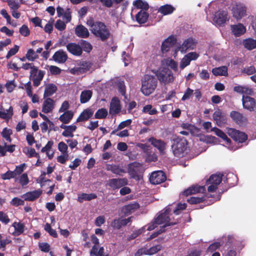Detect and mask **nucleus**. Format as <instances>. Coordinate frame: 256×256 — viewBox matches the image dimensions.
Returning <instances> with one entry per match:
<instances>
[{
	"label": "nucleus",
	"mask_w": 256,
	"mask_h": 256,
	"mask_svg": "<svg viewBox=\"0 0 256 256\" xmlns=\"http://www.w3.org/2000/svg\"><path fill=\"white\" fill-rule=\"evenodd\" d=\"M178 223V220L172 216L170 208L166 207L160 212L153 220L144 227H147V230L150 231L157 228L159 225L164 224L162 227H164V229H166V227L176 224Z\"/></svg>",
	"instance_id": "f257e3e1"
},
{
	"label": "nucleus",
	"mask_w": 256,
	"mask_h": 256,
	"mask_svg": "<svg viewBox=\"0 0 256 256\" xmlns=\"http://www.w3.org/2000/svg\"><path fill=\"white\" fill-rule=\"evenodd\" d=\"M87 24L91 28L92 33L102 42L106 41L110 38V30L104 22L90 20L88 21Z\"/></svg>",
	"instance_id": "f03ea898"
},
{
	"label": "nucleus",
	"mask_w": 256,
	"mask_h": 256,
	"mask_svg": "<svg viewBox=\"0 0 256 256\" xmlns=\"http://www.w3.org/2000/svg\"><path fill=\"white\" fill-rule=\"evenodd\" d=\"M171 148L174 155L178 158H182L187 153L188 142L181 136H175L172 140Z\"/></svg>",
	"instance_id": "7ed1b4c3"
},
{
	"label": "nucleus",
	"mask_w": 256,
	"mask_h": 256,
	"mask_svg": "<svg viewBox=\"0 0 256 256\" xmlns=\"http://www.w3.org/2000/svg\"><path fill=\"white\" fill-rule=\"evenodd\" d=\"M142 92L145 96L152 94L156 88L158 80L155 76L146 74L142 79Z\"/></svg>",
	"instance_id": "20e7f679"
},
{
	"label": "nucleus",
	"mask_w": 256,
	"mask_h": 256,
	"mask_svg": "<svg viewBox=\"0 0 256 256\" xmlns=\"http://www.w3.org/2000/svg\"><path fill=\"white\" fill-rule=\"evenodd\" d=\"M158 79L161 84L164 85L172 82L174 77L172 72L167 68H163L156 73Z\"/></svg>",
	"instance_id": "39448f33"
},
{
	"label": "nucleus",
	"mask_w": 256,
	"mask_h": 256,
	"mask_svg": "<svg viewBox=\"0 0 256 256\" xmlns=\"http://www.w3.org/2000/svg\"><path fill=\"white\" fill-rule=\"evenodd\" d=\"M30 78L32 80L33 85L35 87L39 86L41 83V81L44 78L45 72L42 70H38L36 66H32L30 68Z\"/></svg>",
	"instance_id": "423d86ee"
},
{
	"label": "nucleus",
	"mask_w": 256,
	"mask_h": 256,
	"mask_svg": "<svg viewBox=\"0 0 256 256\" xmlns=\"http://www.w3.org/2000/svg\"><path fill=\"white\" fill-rule=\"evenodd\" d=\"M226 133L234 141L240 143L244 142L248 139V136L246 133L233 128H228Z\"/></svg>",
	"instance_id": "0eeeda50"
},
{
	"label": "nucleus",
	"mask_w": 256,
	"mask_h": 256,
	"mask_svg": "<svg viewBox=\"0 0 256 256\" xmlns=\"http://www.w3.org/2000/svg\"><path fill=\"white\" fill-rule=\"evenodd\" d=\"M232 14L236 20H240L246 16V8L242 3H236L232 9Z\"/></svg>",
	"instance_id": "6e6552de"
},
{
	"label": "nucleus",
	"mask_w": 256,
	"mask_h": 256,
	"mask_svg": "<svg viewBox=\"0 0 256 256\" xmlns=\"http://www.w3.org/2000/svg\"><path fill=\"white\" fill-rule=\"evenodd\" d=\"M228 20V12L224 10L216 12L213 19L214 22L220 26L224 25Z\"/></svg>",
	"instance_id": "1a4fd4ad"
},
{
	"label": "nucleus",
	"mask_w": 256,
	"mask_h": 256,
	"mask_svg": "<svg viewBox=\"0 0 256 256\" xmlns=\"http://www.w3.org/2000/svg\"><path fill=\"white\" fill-rule=\"evenodd\" d=\"M166 180L165 173L162 170L155 171L152 173L150 181L153 184H158L164 182Z\"/></svg>",
	"instance_id": "9d476101"
},
{
	"label": "nucleus",
	"mask_w": 256,
	"mask_h": 256,
	"mask_svg": "<svg viewBox=\"0 0 256 256\" xmlns=\"http://www.w3.org/2000/svg\"><path fill=\"white\" fill-rule=\"evenodd\" d=\"M151 144L156 148L160 154H164L166 148V143L160 139H157L154 137H150L148 140Z\"/></svg>",
	"instance_id": "9b49d317"
},
{
	"label": "nucleus",
	"mask_w": 256,
	"mask_h": 256,
	"mask_svg": "<svg viewBox=\"0 0 256 256\" xmlns=\"http://www.w3.org/2000/svg\"><path fill=\"white\" fill-rule=\"evenodd\" d=\"M197 44V41L192 38H188L185 40L178 47V50L182 52H186L188 50H194Z\"/></svg>",
	"instance_id": "f8f14e48"
},
{
	"label": "nucleus",
	"mask_w": 256,
	"mask_h": 256,
	"mask_svg": "<svg viewBox=\"0 0 256 256\" xmlns=\"http://www.w3.org/2000/svg\"><path fill=\"white\" fill-rule=\"evenodd\" d=\"M126 178H112L108 180V185L112 190H117L128 184Z\"/></svg>",
	"instance_id": "ddd939ff"
},
{
	"label": "nucleus",
	"mask_w": 256,
	"mask_h": 256,
	"mask_svg": "<svg viewBox=\"0 0 256 256\" xmlns=\"http://www.w3.org/2000/svg\"><path fill=\"white\" fill-rule=\"evenodd\" d=\"M213 119L218 126H222L226 123L227 118L226 114L220 109L216 110L213 114Z\"/></svg>",
	"instance_id": "4468645a"
},
{
	"label": "nucleus",
	"mask_w": 256,
	"mask_h": 256,
	"mask_svg": "<svg viewBox=\"0 0 256 256\" xmlns=\"http://www.w3.org/2000/svg\"><path fill=\"white\" fill-rule=\"evenodd\" d=\"M242 102L244 108L250 112H252L256 108V100L253 98L243 96Z\"/></svg>",
	"instance_id": "2eb2a0df"
},
{
	"label": "nucleus",
	"mask_w": 256,
	"mask_h": 256,
	"mask_svg": "<svg viewBox=\"0 0 256 256\" xmlns=\"http://www.w3.org/2000/svg\"><path fill=\"white\" fill-rule=\"evenodd\" d=\"M67 50L74 56H80L82 53V49L79 44L70 42L66 45Z\"/></svg>",
	"instance_id": "dca6fc26"
},
{
	"label": "nucleus",
	"mask_w": 256,
	"mask_h": 256,
	"mask_svg": "<svg viewBox=\"0 0 256 256\" xmlns=\"http://www.w3.org/2000/svg\"><path fill=\"white\" fill-rule=\"evenodd\" d=\"M141 168L139 163L133 162L128 165V172L132 178H138V172Z\"/></svg>",
	"instance_id": "f3484780"
},
{
	"label": "nucleus",
	"mask_w": 256,
	"mask_h": 256,
	"mask_svg": "<svg viewBox=\"0 0 256 256\" xmlns=\"http://www.w3.org/2000/svg\"><path fill=\"white\" fill-rule=\"evenodd\" d=\"M230 116L236 124L240 126L245 124L248 121L247 118L242 113L237 111H232Z\"/></svg>",
	"instance_id": "a211bd4d"
},
{
	"label": "nucleus",
	"mask_w": 256,
	"mask_h": 256,
	"mask_svg": "<svg viewBox=\"0 0 256 256\" xmlns=\"http://www.w3.org/2000/svg\"><path fill=\"white\" fill-rule=\"evenodd\" d=\"M206 190L204 186H198L193 185L184 190L181 194L188 196L190 195L196 194L199 192H203Z\"/></svg>",
	"instance_id": "6ab92c4d"
},
{
	"label": "nucleus",
	"mask_w": 256,
	"mask_h": 256,
	"mask_svg": "<svg viewBox=\"0 0 256 256\" xmlns=\"http://www.w3.org/2000/svg\"><path fill=\"white\" fill-rule=\"evenodd\" d=\"M176 38L174 36H170L162 42L161 50L163 53L168 52L170 48L176 42Z\"/></svg>",
	"instance_id": "aec40b11"
},
{
	"label": "nucleus",
	"mask_w": 256,
	"mask_h": 256,
	"mask_svg": "<svg viewBox=\"0 0 256 256\" xmlns=\"http://www.w3.org/2000/svg\"><path fill=\"white\" fill-rule=\"evenodd\" d=\"M75 34L78 38H86L90 36L88 29L82 24L76 26L74 28Z\"/></svg>",
	"instance_id": "412c9836"
},
{
	"label": "nucleus",
	"mask_w": 256,
	"mask_h": 256,
	"mask_svg": "<svg viewBox=\"0 0 256 256\" xmlns=\"http://www.w3.org/2000/svg\"><path fill=\"white\" fill-rule=\"evenodd\" d=\"M42 194V190L38 189L32 192H27L24 194L22 197L24 198V200L32 202L38 198Z\"/></svg>",
	"instance_id": "4be33fe9"
},
{
	"label": "nucleus",
	"mask_w": 256,
	"mask_h": 256,
	"mask_svg": "<svg viewBox=\"0 0 256 256\" xmlns=\"http://www.w3.org/2000/svg\"><path fill=\"white\" fill-rule=\"evenodd\" d=\"M68 58V57L66 53L62 50L56 51L52 56L53 60L59 64L64 63Z\"/></svg>",
	"instance_id": "5701e85b"
},
{
	"label": "nucleus",
	"mask_w": 256,
	"mask_h": 256,
	"mask_svg": "<svg viewBox=\"0 0 256 256\" xmlns=\"http://www.w3.org/2000/svg\"><path fill=\"white\" fill-rule=\"evenodd\" d=\"M140 205L138 202H134L124 206L122 208V212L125 216H128L138 208Z\"/></svg>",
	"instance_id": "b1692460"
},
{
	"label": "nucleus",
	"mask_w": 256,
	"mask_h": 256,
	"mask_svg": "<svg viewBox=\"0 0 256 256\" xmlns=\"http://www.w3.org/2000/svg\"><path fill=\"white\" fill-rule=\"evenodd\" d=\"M120 110L119 100L117 98H112L110 104V113L112 114H116L119 113Z\"/></svg>",
	"instance_id": "393cba45"
},
{
	"label": "nucleus",
	"mask_w": 256,
	"mask_h": 256,
	"mask_svg": "<svg viewBox=\"0 0 256 256\" xmlns=\"http://www.w3.org/2000/svg\"><path fill=\"white\" fill-rule=\"evenodd\" d=\"M106 170L112 172L114 174L120 176H122L123 174L126 172V170L120 164H108L106 166Z\"/></svg>",
	"instance_id": "a878e982"
},
{
	"label": "nucleus",
	"mask_w": 256,
	"mask_h": 256,
	"mask_svg": "<svg viewBox=\"0 0 256 256\" xmlns=\"http://www.w3.org/2000/svg\"><path fill=\"white\" fill-rule=\"evenodd\" d=\"M94 112L90 108L84 110L80 114L76 120V122H86L93 115Z\"/></svg>",
	"instance_id": "bb28decb"
},
{
	"label": "nucleus",
	"mask_w": 256,
	"mask_h": 256,
	"mask_svg": "<svg viewBox=\"0 0 256 256\" xmlns=\"http://www.w3.org/2000/svg\"><path fill=\"white\" fill-rule=\"evenodd\" d=\"M54 100L51 98H48L44 102L42 107V112L48 114L54 108Z\"/></svg>",
	"instance_id": "cd10ccee"
},
{
	"label": "nucleus",
	"mask_w": 256,
	"mask_h": 256,
	"mask_svg": "<svg viewBox=\"0 0 256 256\" xmlns=\"http://www.w3.org/2000/svg\"><path fill=\"white\" fill-rule=\"evenodd\" d=\"M149 17L148 12L144 10H140L136 15V21L140 24L146 23Z\"/></svg>",
	"instance_id": "c85d7f7f"
},
{
	"label": "nucleus",
	"mask_w": 256,
	"mask_h": 256,
	"mask_svg": "<svg viewBox=\"0 0 256 256\" xmlns=\"http://www.w3.org/2000/svg\"><path fill=\"white\" fill-rule=\"evenodd\" d=\"M223 174H212L210 178L206 180V184H214L216 186L219 185L222 179Z\"/></svg>",
	"instance_id": "c756f323"
},
{
	"label": "nucleus",
	"mask_w": 256,
	"mask_h": 256,
	"mask_svg": "<svg viewBox=\"0 0 256 256\" xmlns=\"http://www.w3.org/2000/svg\"><path fill=\"white\" fill-rule=\"evenodd\" d=\"M97 198L95 194L82 193L79 194L78 196V201L80 203H82L84 201H90Z\"/></svg>",
	"instance_id": "7c9ffc66"
},
{
	"label": "nucleus",
	"mask_w": 256,
	"mask_h": 256,
	"mask_svg": "<svg viewBox=\"0 0 256 256\" xmlns=\"http://www.w3.org/2000/svg\"><path fill=\"white\" fill-rule=\"evenodd\" d=\"M57 86L53 84H48L45 86L44 98H46L52 96L57 90Z\"/></svg>",
	"instance_id": "2f4dec72"
},
{
	"label": "nucleus",
	"mask_w": 256,
	"mask_h": 256,
	"mask_svg": "<svg viewBox=\"0 0 256 256\" xmlns=\"http://www.w3.org/2000/svg\"><path fill=\"white\" fill-rule=\"evenodd\" d=\"M234 92L240 94L251 95L253 93V90L252 88L248 86H237L234 88Z\"/></svg>",
	"instance_id": "473e14b6"
},
{
	"label": "nucleus",
	"mask_w": 256,
	"mask_h": 256,
	"mask_svg": "<svg viewBox=\"0 0 256 256\" xmlns=\"http://www.w3.org/2000/svg\"><path fill=\"white\" fill-rule=\"evenodd\" d=\"M12 226L14 228V232L12 234L13 236H18L24 232V224L20 222H14Z\"/></svg>",
	"instance_id": "72a5a7b5"
},
{
	"label": "nucleus",
	"mask_w": 256,
	"mask_h": 256,
	"mask_svg": "<svg viewBox=\"0 0 256 256\" xmlns=\"http://www.w3.org/2000/svg\"><path fill=\"white\" fill-rule=\"evenodd\" d=\"M233 34L236 36H239L246 32L245 27L241 24L232 26Z\"/></svg>",
	"instance_id": "f704fd0d"
},
{
	"label": "nucleus",
	"mask_w": 256,
	"mask_h": 256,
	"mask_svg": "<svg viewBox=\"0 0 256 256\" xmlns=\"http://www.w3.org/2000/svg\"><path fill=\"white\" fill-rule=\"evenodd\" d=\"M74 116L73 112L70 110H66L60 116L59 120L64 124L69 123Z\"/></svg>",
	"instance_id": "c9c22d12"
},
{
	"label": "nucleus",
	"mask_w": 256,
	"mask_h": 256,
	"mask_svg": "<svg viewBox=\"0 0 256 256\" xmlns=\"http://www.w3.org/2000/svg\"><path fill=\"white\" fill-rule=\"evenodd\" d=\"M212 131H213L218 136L224 140L226 142V144H230V139L229 138L226 134L220 128L214 127L212 129Z\"/></svg>",
	"instance_id": "e433bc0d"
},
{
	"label": "nucleus",
	"mask_w": 256,
	"mask_h": 256,
	"mask_svg": "<svg viewBox=\"0 0 256 256\" xmlns=\"http://www.w3.org/2000/svg\"><path fill=\"white\" fill-rule=\"evenodd\" d=\"M212 72L216 76H227L228 75V68L226 66L215 68L212 70Z\"/></svg>",
	"instance_id": "4c0bfd02"
},
{
	"label": "nucleus",
	"mask_w": 256,
	"mask_h": 256,
	"mask_svg": "<svg viewBox=\"0 0 256 256\" xmlns=\"http://www.w3.org/2000/svg\"><path fill=\"white\" fill-rule=\"evenodd\" d=\"M244 47L248 50H252L256 48V40L252 38L244 40L242 42Z\"/></svg>",
	"instance_id": "58836bf2"
},
{
	"label": "nucleus",
	"mask_w": 256,
	"mask_h": 256,
	"mask_svg": "<svg viewBox=\"0 0 256 256\" xmlns=\"http://www.w3.org/2000/svg\"><path fill=\"white\" fill-rule=\"evenodd\" d=\"M92 92L90 90L82 92L80 96V102L82 104L87 102L92 96Z\"/></svg>",
	"instance_id": "ea45409f"
},
{
	"label": "nucleus",
	"mask_w": 256,
	"mask_h": 256,
	"mask_svg": "<svg viewBox=\"0 0 256 256\" xmlns=\"http://www.w3.org/2000/svg\"><path fill=\"white\" fill-rule=\"evenodd\" d=\"M212 195H206V196H202V197H195V196H192L190 198L188 199L187 202L190 204H200L201 202H202L204 200H206V198H208L210 197H211Z\"/></svg>",
	"instance_id": "a19ab883"
},
{
	"label": "nucleus",
	"mask_w": 256,
	"mask_h": 256,
	"mask_svg": "<svg viewBox=\"0 0 256 256\" xmlns=\"http://www.w3.org/2000/svg\"><path fill=\"white\" fill-rule=\"evenodd\" d=\"M92 66V62L89 61H83L80 64V67L76 68V70L80 72H84L90 70Z\"/></svg>",
	"instance_id": "79ce46f5"
},
{
	"label": "nucleus",
	"mask_w": 256,
	"mask_h": 256,
	"mask_svg": "<svg viewBox=\"0 0 256 256\" xmlns=\"http://www.w3.org/2000/svg\"><path fill=\"white\" fill-rule=\"evenodd\" d=\"M110 226L114 230H120L122 226H125L124 224L123 218H118L114 219L111 222Z\"/></svg>",
	"instance_id": "37998d69"
},
{
	"label": "nucleus",
	"mask_w": 256,
	"mask_h": 256,
	"mask_svg": "<svg viewBox=\"0 0 256 256\" xmlns=\"http://www.w3.org/2000/svg\"><path fill=\"white\" fill-rule=\"evenodd\" d=\"M175 8L172 6L170 4H166L161 6L159 8V12L164 15H167L173 12Z\"/></svg>",
	"instance_id": "c03bdc74"
},
{
	"label": "nucleus",
	"mask_w": 256,
	"mask_h": 256,
	"mask_svg": "<svg viewBox=\"0 0 256 256\" xmlns=\"http://www.w3.org/2000/svg\"><path fill=\"white\" fill-rule=\"evenodd\" d=\"M13 108L10 106L9 108L6 112L0 110V118L2 119H9L12 118L13 116Z\"/></svg>",
	"instance_id": "a18cd8bd"
},
{
	"label": "nucleus",
	"mask_w": 256,
	"mask_h": 256,
	"mask_svg": "<svg viewBox=\"0 0 256 256\" xmlns=\"http://www.w3.org/2000/svg\"><path fill=\"white\" fill-rule=\"evenodd\" d=\"M134 4L136 8L144 11L147 10L149 8L148 4L142 0H136L134 2Z\"/></svg>",
	"instance_id": "49530a36"
},
{
	"label": "nucleus",
	"mask_w": 256,
	"mask_h": 256,
	"mask_svg": "<svg viewBox=\"0 0 256 256\" xmlns=\"http://www.w3.org/2000/svg\"><path fill=\"white\" fill-rule=\"evenodd\" d=\"M80 44L82 48V50L86 52H90L92 49V45L86 40H81L80 41Z\"/></svg>",
	"instance_id": "de8ad7c7"
},
{
	"label": "nucleus",
	"mask_w": 256,
	"mask_h": 256,
	"mask_svg": "<svg viewBox=\"0 0 256 256\" xmlns=\"http://www.w3.org/2000/svg\"><path fill=\"white\" fill-rule=\"evenodd\" d=\"M108 116V111L104 108L98 109L94 114V118L98 119L105 118Z\"/></svg>",
	"instance_id": "09e8293b"
},
{
	"label": "nucleus",
	"mask_w": 256,
	"mask_h": 256,
	"mask_svg": "<svg viewBox=\"0 0 256 256\" xmlns=\"http://www.w3.org/2000/svg\"><path fill=\"white\" fill-rule=\"evenodd\" d=\"M237 177L234 174H229L226 175V182L230 186H234L237 182Z\"/></svg>",
	"instance_id": "8fccbe9b"
},
{
	"label": "nucleus",
	"mask_w": 256,
	"mask_h": 256,
	"mask_svg": "<svg viewBox=\"0 0 256 256\" xmlns=\"http://www.w3.org/2000/svg\"><path fill=\"white\" fill-rule=\"evenodd\" d=\"M3 2H6L10 9L17 10L20 7V4L16 0H4Z\"/></svg>",
	"instance_id": "3c124183"
},
{
	"label": "nucleus",
	"mask_w": 256,
	"mask_h": 256,
	"mask_svg": "<svg viewBox=\"0 0 256 256\" xmlns=\"http://www.w3.org/2000/svg\"><path fill=\"white\" fill-rule=\"evenodd\" d=\"M44 229L46 232H48L50 236L54 238L58 237V234L56 232V230L52 228L50 224H49L48 223H46L44 225Z\"/></svg>",
	"instance_id": "603ef678"
},
{
	"label": "nucleus",
	"mask_w": 256,
	"mask_h": 256,
	"mask_svg": "<svg viewBox=\"0 0 256 256\" xmlns=\"http://www.w3.org/2000/svg\"><path fill=\"white\" fill-rule=\"evenodd\" d=\"M26 58L30 61H34L38 58V56L32 49H29L26 55Z\"/></svg>",
	"instance_id": "864d4df0"
},
{
	"label": "nucleus",
	"mask_w": 256,
	"mask_h": 256,
	"mask_svg": "<svg viewBox=\"0 0 256 256\" xmlns=\"http://www.w3.org/2000/svg\"><path fill=\"white\" fill-rule=\"evenodd\" d=\"M11 134V130L7 128H4L1 133L2 136L9 142H11L12 141V138H10Z\"/></svg>",
	"instance_id": "5fc2aeb1"
},
{
	"label": "nucleus",
	"mask_w": 256,
	"mask_h": 256,
	"mask_svg": "<svg viewBox=\"0 0 256 256\" xmlns=\"http://www.w3.org/2000/svg\"><path fill=\"white\" fill-rule=\"evenodd\" d=\"M242 72L247 74L248 75H252L256 72V70L254 66L244 68L242 70Z\"/></svg>",
	"instance_id": "6e6d98bb"
},
{
	"label": "nucleus",
	"mask_w": 256,
	"mask_h": 256,
	"mask_svg": "<svg viewBox=\"0 0 256 256\" xmlns=\"http://www.w3.org/2000/svg\"><path fill=\"white\" fill-rule=\"evenodd\" d=\"M162 248V246L160 244H157L153 246L148 249V255H153L159 251Z\"/></svg>",
	"instance_id": "4d7b16f0"
},
{
	"label": "nucleus",
	"mask_w": 256,
	"mask_h": 256,
	"mask_svg": "<svg viewBox=\"0 0 256 256\" xmlns=\"http://www.w3.org/2000/svg\"><path fill=\"white\" fill-rule=\"evenodd\" d=\"M220 246V242H214L211 244L207 248L208 252H213Z\"/></svg>",
	"instance_id": "13d9d810"
},
{
	"label": "nucleus",
	"mask_w": 256,
	"mask_h": 256,
	"mask_svg": "<svg viewBox=\"0 0 256 256\" xmlns=\"http://www.w3.org/2000/svg\"><path fill=\"white\" fill-rule=\"evenodd\" d=\"M19 182L22 186H24L29 182V180L27 174L24 173L20 176Z\"/></svg>",
	"instance_id": "bf43d9fd"
},
{
	"label": "nucleus",
	"mask_w": 256,
	"mask_h": 256,
	"mask_svg": "<svg viewBox=\"0 0 256 256\" xmlns=\"http://www.w3.org/2000/svg\"><path fill=\"white\" fill-rule=\"evenodd\" d=\"M15 177V173L10 170H8L6 173L1 175V178L4 180H10Z\"/></svg>",
	"instance_id": "052dcab7"
},
{
	"label": "nucleus",
	"mask_w": 256,
	"mask_h": 256,
	"mask_svg": "<svg viewBox=\"0 0 256 256\" xmlns=\"http://www.w3.org/2000/svg\"><path fill=\"white\" fill-rule=\"evenodd\" d=\"M54 26L57 30L62 31L66 28V25L61 20H56Z\"/></svg>",
	"instance_id": "680f3d73"
},
{
	"label": "nucleus",
	"mask_w": 256,
	"mask_h": 256,
	"mask_svg": "<svg viewBox=\"0 0 256 256\" xmlns=\"http://www.w3.org/2000/svg\"><path fill=\"white\" fill-rule=\"evenodd\" d=\"M19 32L24 36H28L30 34V31L28 26L25 24L22 25V27L20 28Z\"/></svg>",
	"instance_id": "e2e57ef3"
},
{
	"label": "nucleus",
	"mask_w": 256,
	"mask_h": 256,
	"mask_svg": "<svg viewBox=\"0 0 256 256\" xmlns=\"http://www.w3.org/2000/svg\"><path fill=\"white\" fill-rule=\"evenodd\" d=\"M190 60L189 58L185 55L184 57L182 59L180 62V68L182 70L190 64Z\"/></svg>",
	"instance_id": "0e129e2a"
},
{
	"label": "nucleus",
	"mask_w": 256,
	"mask_h": 256,
	"mask_svg": "<svg viewBox=\"0 0 256 256\" xmlns=\"http://www.w3.org/2000/svg\"><path fill=\"white\" fill-rule=\"evenodd\" d=\"M193 92L194 90H192L190 88H188L182 98V100L184 101L186 100H188L190 98V96L193 94Z\"/></svg>",
	"instance_id": "69168bd1"
},
{
	"label": "nucleus",
	"mask_w": 256,
	"mask_h": 256,
	"mask_svg": "<svg viewBox=\"0 0 256 256\" xmlns=\"http://www.w3.org/2000/svg\"><path fill=\"white\" fill-rule=\"evenodd\" d=\"M11 204L14 206H23L24 204V200L16 197L12 198L10 202Z\"/></svg>",
	"instance_id": "338daca9"
},
{
	"label": "nucleus",
	"mask_w": 256,
	"mask_h": 256,
	"mask_svg": "<svg viewBox=\"0 0 256 256\" xmlns=\"http://www.w3.org/2000/svg\"><path fill=\"white\" fill-rule=\"evenodd\" d=\"M19 46L17 45H15L13 48H12L8 52L6 56V58L9 59L11 56H14L18 50Z\"/></svg>",
	"instance_id": "774afa93"
}]
</instances>
